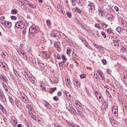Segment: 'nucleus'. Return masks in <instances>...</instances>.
Returning <instances> with one entry per match:
<instances>
[{
    "label": "nucleus",
    "instance_id": "f257e3e1",
    "mask_svg": "<svg viewBox=\"0 0 127 127\" xmlns=\"http://www.w3.org/2000/svg\"><path fill=\"white\" fill-rule=\"evenodd\" d=\"M69 107H67V109L71 114L75 115L76 114V112L75 108L73 107V106L71 104H69Z\"/></svg>",
    "mask_w": 127,
    "mask_h": 127
},
{
    "label": "nucleus",
    "instance_id": "f03ea898",
    "mask_svg": "<svg viewBox=\"0 0 127 127\" xmlns=\"http://www.w3.org/2000/svg\"><path fill=\"white\" fill-rule=\"evenodd\" d=\"M29 32L30 33L33 35V34L37 32L36 27L34 25L31 26L29 28Z\"/></svg>",
    "mask_w": 127,
    "mask_h": 127
},
{
    "label": "nucleus",
    "instance_id": "7ed1b4c3",
    "mask_svg": "<svg viewBox=\"0 0 127 127\" xmlns=\"http://www.w3.org/2000/svg\"><path fill=\"white\" fill-rule=\"evenodd\" d=\"M75 104L77 107H78L79 109H81L82 111H84L85 110L84 108V106L82 105L80 102L76 101L75 102Z\"/></svg>",
    "mask_w": 127,
    "mask_h": 127
},
{
    "label": "nucleus",
    "instance_id": "20e7f679",
    "mask_svg": "<svg viewBox=\"0 0 127 127\" xmlns=\"http://www.w3.org/2000/svg\"><path fill=\"white\" fill-rule=\"evenodd\" d=\"M14 104V105H13L17 106L19 108H21L22 106V104L21 102L17 99H15Z\"/></svg>",
    "mask_w": 127,
    "mask_h": 127
},
{
    "label": "nucleus",
    "instance_id": "39448f33",
    "mask_svg": "<svg viewBox=\"0 0 127 127\" xmlns=\"http://www.w3.org/2000/svg\"><path fill=\"white\" fill-rule=\"evenodd\" d=\"M15 26L17 28H23L24 27L23 23L21 21H18L15 24Z\"/></svg>",
    "mask_w": 127,
    "mask_h": 127
},
{
    "label": "nucleus",
    "instance_id": "423d86ee",
    "mask_svg": "<svg viewBox=\"0 0 127 127\" xmlns=\"http://www.w3.org/2000/svg\"><path fill=\"white\" fill-rule=\"evenodd\" d=\"M119 21L122 23V27L125 28H127V22L124 21L122 19L120 18L119 19Z\"/></svg>",
    "mask_w": 127,
    "mask_h": 127
},
{
    "label": "nucleus",
    "instance_id": "0eeeda50",
    "mask_svg": "<svg viewBox=\"0 0 127 127\" xmlns=\"http://www.w3.org/2000/svg\"><path fill=\"white\" fill-rule=\"evenodd\" d=\"M0 79L3 81V83L4 82L7 83L8 82V80L6 78V77L3 74H1L0 75Z\"/></svg>",
    "mask_w": 127,
    "mask_h": 127
},
{
    "label": "nucleus",
    "instance_id": "6e6552de",
    "mask_svg": "<svg viewBox=\"0 0 127 127\" xmlns=\"http://www.w3.org/2000/svg\"><path fill=\"white\" fill-rule=\"evenodd\" d=\"M1 23L2 24H4V25L7 28H9L11 26V22L8 21H6L4 22H3L1 21Z\"/></svg>",
    "mask_w": 127,
    "mask_h": 127
},
{
    "label": "nucleus",
    "instance_id": "1a4fd4ad",
    "mask_svg": "<svg viewBox=\"0 0 127 127\" xmlns=\"http://www.w3.org/2000/svg\"><path fill=\"white\" fill-rule=\"evenodd\" d=\"M97 72L100 76L101 77L102 79L104 80H105V76L102 71L99 69L97 70Z\"/></svg>",
    "mask_w": 127,
    "mask_h": 127
},
{
    "label": "nucleus",
    "instance_id": "9d476101",
    "mask_svg": "<svg viewBox=\"0 0 127 127\" xmlns=\"http://www.w3.org/2000/svg\"><path fill=\"white\" fill-rule=\"evenodd\" d=\"M119 40H113L111 42V44L112 45H114L115 46H119Z\"/></svg>",
    "mask_w": 127,
    "mask_h": 127
},
{
    "label": "nucleus",
    "instance_id": "9b49d317",
    "mask_svg": "<svg viewBox=\"0 0 127 127\" xmlns=\"http://www.w3.org/2000/svg\"><path fill=\"white\" fill-rule=\"evenodd\" d=\"M65 82L67 86L69 88H70L71 83L70 81V79L68 78H66L65 79Z\"/></svg>",
    "mask_w": 127,
    "mask_h": 127
},
{
    "label": "nucleus",
    "instance_id": "f8f14e48",
    "mask_svg": "<svg viewBox=\"0 0 127 127\" xmlns=\"http://www.w3.org/2000/svg\"><path fill=\"white\" fill-rule=\"evenodd\" d=\"M117 107L116 106H114L112 108V112L113 114L116 115L117 112H118Z\"/></svg>",
    "mask_w": 127,
    "mask_h": 127
},
{
    "label": "nucleus",
    "instance_id": "ddd939ff",
    "mask_svg": "<svg viewBox=\"0 0 127 127\" xmlns=\"http://www.w3.org/2000/svg\"><path fill=\"white\" fill-rule=\"evenodd\" d=\"M13 127L16 126L17 123V120L15 118H13L11 119Z\"/></svg>",
    "mask_w": 127,
    "mask_h": 127
},
{
    "label": "nucleus",
    "instance_id": "4468645a",
    "mask_svg": "<svg viewBox=\"0 0 127 127\" xmlns=\"http://www.w3.org/2000/svg\"><path fill=\"white\" fill-rule=\"evenodd\" d=\"M74 85L77 87L79 88L80 86V83L79 81L77 80H74L73 81Z\"/></svg>",
    "mask_w": 127,
    "mask_h": 127
},
{
    "label": "nucleus",
    "instance_id": "2eb2a0df",
    "mask_svg": "<svg viewBox=\"0 0 127 127\" xmlns=\"http://www.w3.org/2000/svg\"><path fill=\"white\" fill-rule=\"evenodd\" d=\"M21 99L24 102L26 103H27L29 101L28 99L25 96H22Z\"/></svg>",
    "mask_w": 127,
    "mask_h": 127
},
{
    "label": "nucleus",
    "instance_id": "dca6fc26",
    "mask_svg": "<svg viewBox=\"0 0 127 127\" xmlns=\"http://www.w3.org/2000/svg\"><path fill=\"white\" fill-rule=\"evenodd\" d=\"M2 67L4 68V69L6 71H8V67L6 63H2Z\"/></svg>",
    "mask_w": 127,
    "mask_h": 127
},
{
    "label": "nucleus",
    "instance_id": "f3484780",
    "mask_svg": "<svg viewBox=\"0 0 127 127\" xmlns=\"http://www.w3.org/2000/svg\"><path fill=\"white\" fill-rule=\"evenodd\" d=\"M72 11L74 12H76L79 13H81V11L80 9H79L77 7L73 8L72 9Z\"/></svg>",
    "mask_w": 127,
    "mask_h": 127
},
{
    "label": "nucleus",
    "instance_id": "a211bd4d",
    "mask_svg": "<svg viewBox=\"0 0 127 127\" xmlns=\"http://www.w3.org/2000/svg\"><path fill=\"white\" fill-rule=\"evenodd\" d=\"M18 2L19 4H20L21 5L24 6L25 5V3L23 1L18 0Z\"/></svg>",
    "mask_w": 127,
    "mask_h": 127
},
{
    "label": "nucleus",
    "instance_id": "6ab92c4d",
    "mask_svg": "<svg viewBox=\"0 0 127 127\" xmlns=\"http://www.w3.org/2000/svg\"><path fill=\"white\" fill-rule=\"evenodd\" d=\"M106 18L108 20L113 18V16L111 14H108L106 15Z\"/></svg>",
    "mask_w": 127,
    "mask_h": 127
},
{
    "label": "nucleus",
    "instance_id": "aec40b11",
    "mask_svg": "<svg viewBox=\"0 0 127 127\" xmlns=\"http://www.w3.org/2000/svg\"><path fill=\"white\" fill-rule=\"evenodd\" d=\"M29 80L33 84L34 83V80H35L34 77L32 76L31 75L29 77Z\"/></svg>",
    "mask_w": 127,
    "mask_h": 127
},
{
    "label": "nucleus",
    "instance_id": "412c9836",
    "mask_svg": "<svg viewBox=\"0 0 127 127\" xmlns=\"http://www.w3.org/2000/svg\"><path fill=\"white\" fill-rule=\"evenodd\" d=\"M26 107L28 110L31 112L32 111L33 108L28 104H27L26 105Z\"/></svg>",
    "mask_w": 127,
    "mask_h": 127
},
{
    "label": "nucleus",
    "instance_id": "4be33fe9",
    "mask_svg": "<svg viewBox=\"0 0 127 127\" xmlns=\"http://www.w3.org/2000/svg\"><path fill=\"white\" fill-rule=\"evenodd\" d=\"M104 48L103 47L101 46V47H100L99 49H98V50L101 54H103L104 53Z\"/></svg>",
    "mask_w": 127,
    "mask_h": 127
},
{
    "label": "nucleus",
    "instance_id": "5701e85b",
    "mask_svg": "<svg viewBox=\"0 0 127 127\" xmlns=\"http://www.w3.org/2000/svg\"><path fill=\"white\" fill-rule=\"evenodd\" d=\"M123 29L122 28L118 27L116 29V30L119 33H120L121 32V30Z\"/></svg>",
    "mask_w": 127,
    "mask_h": 127
},
{
    "label": "nucleus",
    "instance_id": "b1692460",
    "mask_svg": "<svg viewBox=\"0 0 127 127\" xmlns=\"http://www.w3.org/2000/svg\"><path fill=\"white\" fill-rule=\"evenodd\" d=\"M51 36L52 37H57V35L53 31H52L50 34Z\"/></svg>",
    "mask_w": 127,
    "mask_h": 127
},
{
    "label": "nucleus",
    "instance_id": "393cba45",
    "mask_svg": "<svg viewBox=\"0 0 127 127\" xmlns=\"http://www.w3.org/2000/svg\"><path fill=\"white\" fill-rule=\"evenodd\" d=\"M77 114L81 117L82 116L83 113L78 109L77 110Z\"/></svg>",
    "mask_w": 127,
    "mask_h": 127
},
{
    "label": "nucleus",
    "instance_id": "a878e982",
    "mask_svg": "<svg viewBox=\"0 0 127 127\" xmlns=\"http://www.w3.org/2000/svg\"><path fill=\"white\" fill-rule=\"evenodd\" d=\"M54 46L56 48H59L60 46V43L59 42H55L54 43Z\"/></svg>",
    "mask_w": 127,
    "mask_h": 127
},
{
    "label": "nucleus",
    "instance_id": "bb28decb",
    "mask_svg": "<svg viewBox=\"0 0 127 127\" xmlns=\"http://www.w3.org/2000/svg\"><path fill=\"white\" fill-rule=\"evenodd\" d=\"M110 120L112 125L115 124L116 123V122L113 119H110Z\"/></svg>",
    "mask_w": 127,
    "mask_h": 127
},
{
    "label": "nucleus",
    "instance_id": "cd10ccee",
    "mask_svg": "<svg viewBox=\"0 0 127 127\" xmlns=\"http://www.w3.org/2000/svg\"><path fill=\"white\" fill-rule=\"evenodd\" d=\"M98 99V100L100 103H102L103 102V99L101 96H99Z\"/></svg>",
    "mask_w": 127,
    "mask_h": 127
},
{
    "label": "nucleus",
    "instance_id": "c85d7f7f",
    "mask_svg": "<svg viewBox=\"0 0 127 127\" xmlns=\"http://www.w3.org/2000/svg\"><path fill=\"white\" fill-rule=\"evenodd\" d=\"M62 58L63 61V62L65 63L66 61L67 60V59L65 58V56L64 55H62Z\"/></svg>",
    "mask_w": 127,
    "mask_h": 127
},
{
    "label": "nucleus",
    "instance_id": "c756f323",
    "mask_svg": "<svg viewBox=\"0 0 127 127\" xmlns=\"http://www.w3.org/2000/svg\"><path fill=\"white\" fill-rule=\"evenodd\" d=\"M2 86L4 89L5 91L6 92H7L8 91V87L6 85L4 84L3 83V84Z\"/></svg>",
    "mask_w": 127,
    "mask_h": 127
},
{
    "label": "nucleus",
    "instance_id": "7c9ffc66",
    "mask_svg": "<svg viewBox=\"0 0 127 127\" xmlns=\"http://www.w3.org/2000/svg\"><path fill=\"white\" fill-rule=\"evenodd\" d=\"M95 6V5L93 3H90L88 5V7H89L90 8H92V7H94Z\"/></svg>",
    "mask_w": 127,
    "mask_h": 127
},
{
    "label": "nucleus",
    "instance_id": "2f4dec72",
    "mask_svg": "<svg viewBox=\"0 0 127 127\" xmlns=\"http://www.w3.org/2000/svg\"><path fill=\"white\" fill-rule=\"evenodd\" d=\"M68 125L70 127H79L78 126L75 125H74L72 124H71L70 122H69L68 123Z\"/></svg>",
    "mask_w": 127,
    "mask_h": 127
},
{
    "label": "nucleus",
    "instance_id": "473e14b6",
    "mask_svg": "<svg viewBox=\"0 0 127 127\" xmlns=\"http://www.w3.org/2000/svg\"><path fill=\"white\" fill-rule=\"evenodd\" d=\"M108 106V104L106 103H104L102 105V107L104 109H106Z\"/></svg>",
    "mask_w": 127,
    "mask_h": 127
},
{
    "label": "nucleus",
    "instance_id": "72a5a7b5",
    "mask_svg": "<svg viewBox=\"0 0 127 127\" xmlns=\"http://www.w3.org/2000/svg\"><path fill=\"white\" fill-rule=\"evenodd\" d=\"M56 89V87H55V88H52L50 89V90L49 91V93L51 94H52L55 90Z\"/></svg>",
    "mask_w": 127,
    "mask_h": 127
},
{
    "label": "nucleus",
    "instance_id": "f704fd0d",
    "mask_svg": "<svg viewBox=\"0 0 127 127\" xmlns=\"http://www.w3.org/2000/svg\"><path fill=\"white\" fill-rule=\"evenodd\" d=\"M44 105L48 108H50V106L49 104L46 101H45V103H44Z\"/></svg>",
    "mask_w": 127,
    "mask_h": 127
},
{
    "label": "nucleus",
    "instance_id": "c9c22d12",
    "mask_svg": "<svg viewBox=\"0 0 127 127\" xmlns=\"http://www.w3.org/2000/svg\"><path fill=\"white\" fill-rule=\"evenodd\" d=\"M17 10L15 9H13L11 11V13L12 14H15L17 13Z\"/></svg>",
    "mask_w": 127,
    "mask_h": 127
},
{
    "label": "nucleus",
    "instance_id": "e433bc0d",
    "mask_svg": "<svg viewBox=\"0 0 127 127\" xmlns=\"http://www.w3.org/2000/svg\"><path fill=\"white\" fill-rule=\"evenodd\" d=\"M29 6L31 8H35L36 7V6L35 5L31 3L30 4H29Z\"/></svg>",
    "mask_w": 127,
    "mask_h": 127
},
{
    "label": "nucleus",
    "instance_id": "4c0bfd02",
    "mask_svg": "<svg viewBox=\"0 0 127 127\" xmlns=\"http://www.w3.org/2000/svg\"><path fill=\"white\" fill-rule=\"evenodd\" d=\"M9 99L10 102L11 103V104L12 105H14V102L13 101V100L12 98L11 97H9Z\"/></svg>",
    "mask_w": 127,
    "mask_h": 127
},
{
    "label": "nucleus",
    "instance_id": "58836bf2",
    "mask_svg": "<svg viewBox=\"0 0 127 127\" xmlns=\"http://www.w3.org/2000/svg\"><path fill=\"white\" fill-rule=\"evenodd\" d=\"M66 14L67 16L69 17L70 18L71 17L72 15L71 13L70 12L68 11L67 12Z\"/></svg>",
    "mask_w": 127,
    "mask_h": 127
},
{
    "label": "nucleus",
    "instance_id": "ea45409f",
    "mask_svg": "<svg viewBox=\"0 0 127 127\" xmlns=\"http://www.w3.org/2000/svg\"><path fill=\"white\" fill-rule=\"evenodd\" d=\"M46 22L47 24V25L48 26H49L50 25L51 23L50 21L49 20H46Z\"/></svg>",
    "mask_w": 127,
    "mask_h": 127
},
{
    "label": "nucleus",
    "instance_id": "a19ab883",
    "mask_svg": "<svg viewBox=\"0 0 127 127\" xmlns=\"http://www.w3.org/2000/svg\"><path fill=\"white\" fill-rule=\"evenodd\" d=\"M112 30H111V29L110 28H109L107 30V32L109 34H110L112 33Z\"/></svg>",
    "mask_w": 127,
    "mask_h": 127
},
{
    "label": "nucleus",
    "instance_id": "79ce46f5",
    "mask_svg": "<svg viewBox=\"0 0 127 127\" xmlns=\"http://www.w3.org/2000/svg\"><path fill=\"white\" fill-rule=\"evenodd\" d=\"M1 110L4 114H5L6 113V110L4 108V107L2 109H1Z\"/></svg>",
    "mask_w": 127,
    "mask_h": 127
},
{
    "label": "nucleus",
    "instance_id": "37998d69",
    "mask_svg": "<svg viewBox=\"0 0 127 127\" xmlns=\"http://www.w3.org/2000/svg\"><path fill=\"white\" fill-rule=\"evenodd\" d=\"M101 34L103 36V37L105 38H106V36L105 34V33L104 32H101Z\"/></svg>",
    "mask_w": 127,
    "mask_h": 127
},
{
    "label": "nucleus",
    "instance_id": "c03bdc74",
    "mask_svg": "<svg viewBox=\"0 0 127 127\" xmlns=\"http://www.w3.org/2000/svg\"><path fill=\"white\" fill-rule=\"evenodd\" d=\"M86 77V75L84 74H82L80 75V77L81 79L85 78Z\"/></svg>",
    "mask_w": 127,
    "mask_h": 127
},
{
    "label": "nucleus",
    "instance_id": "a18cd8bd",
    "mask_svg": "<svg viewBox=\"0 0 127 127\" xmlns=\"http://www.w3.org/2000/svg\"><path fill=\"white\" fill-rule=\"evenodd\" d=\"M102 62L103 64L105 65L107 64V62L106 60L105 59H102Z\"/></svg>",
    "mask_w": 127,
    "mask_h": 127
},
{
    "label": "nucleus",
    "instance_id": "49530a36",
    "mask_svg": "<svg viewBox=\"0 0 127 127\" xmlns=\"http://www.w3.org/2000/svg\"><path fill=\"white\" fill-rule=\"evenodd\" d=\"M108 26V25L107 24L105 23H103L102 26H103V29L106 28V27Z\"/></svg>",
    "mask_w": 127,
    "mask_h": 127
},
{
    "label": "nucleus",
    "instance_id": "de8ad7c7",
    "mask_svg": "<svg viewBox=\"0 0 127 127\" xmlns=\"http://www.w3.org/2000/svg\"><path fill=\"white\" fill-rule=\"evenodd\" d=\"M103 11L101 10L100 11H99V12H98V14L100 16H102L103 15Z\"/></svg>",
    "mask_w": 127,
    "mask_h": 127
},
{
    "label": "nucleus",
    "instance_id": "09e8293b",
    "mask_svg": "<svg viewBox=\"0 0 127 127\" xmlns=\"http://www.w3.org/2000/svg\"><path fill=\"white\" fill-rule=\"evenodd\" d=\"M64 63H65L63 62L62 61L61 62H59V66L60 67L62 66L63 65Z\"/></svg>",
    "mask_w": 127,
    "mask_h": 127
},
{
    "label": "nucleus",
    "instance_id": "8fccbe9b",
    "mask_svg": "<svg viewBox=\"0 0 127 127\" xmlns=\"http://www.w3.org/2000/svg\"><path fill=\"white\" fill-rule=\"evenodd\" d=\"M95 26L98 29H101L100 27V26L98 24H95Z\"/></svg>",
    "mask_w": 127,
    "mask_h": 127
},
{
    "label": "nucleus",
    "instance_id": "3c124183",
    "mask_svg": "<svg viewBox=\"0 0 127 127\" xmlns=\"http://www.w3.org/2000/svg\"><path fill=\"white\" fill-rule=\"evenodd\" d=\"M23 58L26 60L27 59V57L26 55H24L23 56H21Z\"/></svg>",
    "mask_w": 127,
    "mask_h": 127
},
{
    "label": "nucleus",
    "instance_id": "603ef678",
    "mask_svg": "<svg viewBox=\"0 0 127 127\" xmlns=\"http://www.w3.org/2000/svg\"><path fill=\"white\" fill-rule=\"evenodd\" d=\"M71 50L70 49H67V51H66V53L67 54L69 55L70 54V53Z\"/></svg>",
    "mask_w": 127,
    "mask_h": 127
},
{
    "label": "nucleus",
    "instance_id": "864d4df0",
    "mask_svg": "<svg viewBox=\"0 0 127 127\" xmlns=\"http://www.w3.org/2000/svg\"><path fill=\"white\" fill-rule=\"evenodd\" d=\"M11 18L12 20H16V17L15 16H11Z\"/></svg>",
    "mask_w": 127,
    "mask_h": 127
},
{
    "label": "nucleus",
    "instance_id": "5fc2aeb1",
    "mask_svg": "<svg viewBox=\"0 0 127 127\" xmlns=\"http://www.w3.org/2000/svg\"><path fill=\"white\" fill-rule=\"evenodd\" d=\"M95 47L98 49H98H99L100 48V47H101V46L98 45H96V44H95Z\"/></svg>",
    "mask_w": 127,
    "mask_h": 127
},
{
    "label": "nucleus",
    "instance_id": "6e6d98bb",
    "mask_svg": "<svg viewBox=\"0 0 127 127\" xmlns=\"http://www.w3.org/2000/svg\"><path fill=\"white\" fill-rule=\"evenodd\" d=\"M126 50V48H125L123 47L120 50V51L121 52H124Z\"/></svg>",
    "mask_w": 127,
    "mask_h": 127
},
{
    "label": "nucleus",
    "instance_id": "4d7b16f0",
    "mask_svg": "<svg viewBox=\"0 0 127 127\" xmlns=\"http://www.w3.org/2000/svg\"><path fill=\"white\" fill-rule=\"evenodd\" d=\"M53 99L55 100H58V98L56 96H54L53 98Z\"/></svg>",
    "mask_w": 127,
    "mask_h": 127
},
{
    "label": "nucleus",
    "instance_id": "13d9d810",
    "mask_svg": "<svg viewBox=\"0 0 127 127\" xmlns=\"http://www.w3.org/2000/svg\"><path fill=\"white\" fill-rule=\"evenodd\" d=\"M72 2V5L73 6H75L76 5L75 3V2L73 0H71Z\"/></svg>",
    "mask_w": 127,
    "mask_h": 127
},
{
    "label": "nucleus",
    "instance_id": "bf43d9fd",
    "mask_svg": "<svg viewBox=\"0 0 127 127\" xmlns=\"http://www.w3.org/2000/svg\"><path fill=\"white\" fill-rule=\"evenodd\" d=\"M111 70H110L109 69H107V72L109 74H110L111 73Z\"/></svg>",
    "mask_w": 127,
    "mask_h": 127
},
{
    "label": "nucleus",
    "instance_id": "052dcab7",
    "mask_svg": "<svg viewBox=\"0 0 127 127\" xmlns=\"http://www.w3.org/2000/svg\"><path fill=\"white\" fill-rule=\"evenodd\" d=\"M14 74L15 75L17 76L18 75V74L17 72V71L15 70V71H14Z\"/></svg>",
    "mask_w": 127,
    "mask_h": 127
},
{
    "label": "nucleus",
    "instance_id": "680f3d73",
    "mask_svg": "<svg viewBox=\"0 0 127 127\" xmlns=\"http://www.w3.org/2000/svg\"><path fill=\"white\" fill-rule=\"evenodd\" d=\"M95 9H93L92 10H89L90 12L91 13V14H93L94 12Z\"/></svg>",
    "mask_w": 127,
    "mask_h": 127
},
{
    "label": "nucleus",
    "instance_id": "e2e57ef3",
    "mask_svg": "<svg viewBox=\"0 0 127 127\" xmlns=\"http://www.w3.org/2000/svg\"><path fill=\"white\" fill-rule=\"evenodd\" d=\"M4 18H5V17L4 16H2L0 18V20L1 21H2H2H3V20L2 21V20L3 19H4Z\"/></svg>",
    "mask_w": 127,
    "mask_h": 127
},
{
    "label": "nucleus",
    "instance_id": "0e129e2a",
    "mask_svg": "<svg viewBox=\"0 0 127 127\" xmlns=\"http://www.w3.org/2000/svg\"><path fill=\"white\" fill-rule=\"evenodd\" d=\"M44 84L43 83H42L40 85V87L41 88H42L43 89H44V87H43Z\"/></svg>",
    "mask_w": 127,
    "mask_h": 127
},
{
    "label": "nucleus",
    "instance_id": "69168bd1",
    "mask_svg": "<svg viewBox=\"0 0 127 127\" xmlns=\"http://www.w3.org/2000/svg\"><path fill=\"white\" fill-rule=\"evenodd\" d=\"M114 9L115 10L117 11H119L118 8L117 6H115L114 7Z\"/></svg>",
    "mask_w": 127,
    "mask_h": 127
},
{
    "label": "nucleus",
    "instance_id": "338daca9",
    "mask_svg": "<svg viewBox=\"0 0 127 127\" xmlns=\"http://www.w3.org/2000/svg\"><path fill=\"white\" fill-rule=\"evenodd\" d=\"M62 93L60 91H59L57 94V95L59 96H60L61 95Z\"/></svg>",
    "mask_w": 127,
    "mask_h": 127
},
{
    "label": "nucleus",
    "instance_id": "774afa93",
    "mask_svg": "<svg viewBox=\"0 0 127 127\" xmlns=\"http://www.w3.org/2000/svg\"><path fill=\"white\" fill-rule=\"evenodd\" d=\"M23 44H21L20 46V49H22L23 48L22 47V46H23Z\"/></svg>",
    "mask_w": 127,
    "mask_h": 127
}]
</instances>
